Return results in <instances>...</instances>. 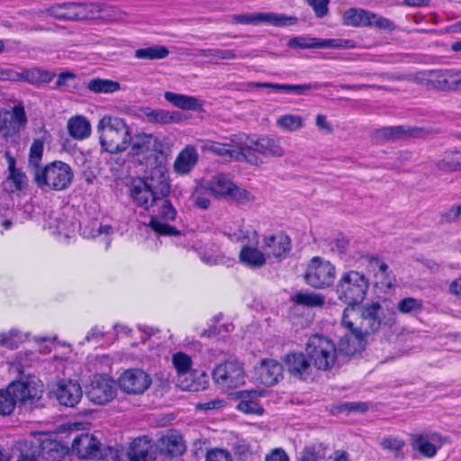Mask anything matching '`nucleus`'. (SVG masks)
Wrapping results in <instances>:
<instances>
[{
	"label": "nucleus",
	"mask_w": 461,
	"mask_h": 461,
	"mask_svg": "<svg viewBox=\"0 0 461 461\" xmlns=\"http://www.w3.org/2000/svg\"><path fill=\"white\" fill-rule=\"evenodd\" d=\"M141 179H134L131 182L130 187L131 197L135 203L136 205L144 208L145 210H149L153 207L157 201L160 198L158 195H155L149 188H148Z\"/></svg>",
	"instance_id": "obj_25"
},
{
	"label": "nucleus",
	"mask_w": 461,
	"mask_h": 461,
	"mask_svg": "<svg viewBox=\"0 0 461 461\" xmlns=\"http://www.w3.org/2000/svg\"><path fill=\"white\" fill-rule=\"evenodd\" d=\"M113 461H154L155 451L150 441L146 438H136L130 446L128 452L122 457L116 455Z\"/></svg>",
	"instance_id": "obj_18"
},
{
	"label": "nucleus",
	"mask_w": 461,
	"mask_h": 461,
	"mask_svg": "<svg viewBox=\"0 0 461 461\" xmlns=\"http://www.w3.org/2000/svg\"><path fill=\"white\" fill-rule=\"evenodd\" d=\"M256 395L257 392H242V399L238 404V409L248 414H261L263 412L262 407L253 400Z\"/></svg>",
	"instance_id": "obj_42"
},
{
	"label": "nucleus",
	"mask_w": 461,
	"mask_h": 461,
	"mask_svg": "<svg viewBox=\"0 0 461 461\" xmlns=\"http://www.w3.org/2000/svg\"><path fill=\"white\" fill-rule=\"evenodd\" d=\"M228 198L234 200L239 203H247L253 201V195L245 189L238 187L234 185Z\"/></svg>",
	"instance_id": "obj_60"
},
{
	"label": "nucleus",
	"mask_w": 461,
	"mask_h": 461,
	"mask_svg": "<svg viewBox=\"0 0 461 461\" xmlns=\"http://www.w3.org/2000/svg\"><path fill=\"white\" fill-rule=\"evenodd\" d=\"M23 341L20 331L16 329H12L8 332L0 334V346L13 349L18 347V344Z\"/></svg>",
	"instance_id": "obj_51"
},
{
	"label": "nucleus",
	"mask_w": 461,
	"mask_h": 461,
	"mask_svg": "<svg viewBox=\"0 0 461 461\" xmlns=\"http://www.w3.org/2000/svg\"><path fill=\"white\" fill-rule=\"evenodd\" d=\"M58 402L66 407L76 406L82 398V388L77 381L62 380L54 391Z\"/></svg>",
	"instance_id": "obj_22"
},
{
	"label": "nucleus",
	"mask_w": 461,
	"mask_h": 461,
	"mask_svg": "<svg viewBox=\"0 0 461 461\" xmlns=\"http://www.w3.org/2000/svg\"><path fill=\"white\" fill-rule=\"evenodd\" d=\"M71 167L62 161L56 160L41 168H36L34 180L37 185L45 190L62 191L67 189L73 179Z\"/></svg>",
	"instance_id": "obj_4"
},
{
	"label": "nucleus",
	"mask_w": 461,
	"mask_h": 461,
	"mask_svg": "<svg viewBox=\"0 0 461 461\" xmlns=\"http://www.w3.org/2000/svg\"><path fill=\"white\" fill-rule=\"evenodd\" d=\"M305 349L316 368L328 370L335 365L337 350L334 343L327 337L312 336L308 339Z\"/></svg>",
	"instance_id": "obj_6"
},
{
	"label": "nucleus",
	"mask_w": 461,
	"mask_h": 461,
	"mask_svg": "<svg viewBox=\"0 0 461 461\" xmlns=\"http://www.w3.org/2000/svg\"><path fill=\"white\" fill-rule=\"evenodd\" d=\"M169 54L167 47L162 45H153L147 48L138 49L134 52V57L138 59H163Z\"/></svg>",
	"instance_id": "obj_40"
},
{
	"label": "nucleus",
	"mask_w": 461,
	"mask_h": 461,
	"mask_svg": "<svg viewBox=\"0 0 461 461\" xmlns=\"http://www.w3.org/2000/svg\"><path fill=\"white\" fill-rule=\"evenodd\" d=\"M209 384L208 375L205 373H202L197 377V381L194 379H191L189 381L188 378H185V381L181 382V388L184 390L196 392L199 390H203L207 387Z\"/></svg>",
	"instance_id": "obj_53"
},
{
	"label": "nucleus",
	"mask_w": 461,
	"mask_h": 461,
	"mask_svg": "<svg viewBox=\"0 0 461 461\" xmlns=\"http://www.w3.org/2000/svg\"><path fill=\"white\" fill-rule=\"evenodd\" d=\"M288 46L292 49H352L355 43L351 40L345 39H319L309 37L292 38L288 41Z\"/></svg>",
	"instance_id": "obj_15"
},
{
	"label": "nucleus",
	"mask_w": 461,
	"mask_h": 461,
	"mask_svg": "<svg viewBox=\"0 0 461 461\" xmlns=\"http://www.w3.org/2000/svg\"><path fill=\"white\" fill-rule=\"evenodd\" d=\"M342 23L346 26L373 27L387 32H393L395 29V24L388 18L356 7L349 8L343 13Z\"/></svg>",
	"instance_id": "obj_7"
},
{
	"label": "nucleus",
	"mask_w": 461,
	"mask_h": 461,
	"mask_svg": "<svg viewBox=\"0 0 461 461\" xmlns=\"http://www.w3.org/2000/svg\"><path fill=\"white\" fill-rule=\"evenodd\" d=\"M284 367L293 376L306 380L312 373V366L303 352H292L285 355Z\"/></svg>",
	"instance_id": "obj_21"
},
{
	"label": "nucleus",
	"mask_w": 461,
	"mask_h": 461,
	"mask_svg": "<svg viewBox=\"0 0 461 461\" xmlns=\"http://www.w3.org/2000/svg\"><path fill=\"white\" fill-rule=\"evenodd\" d=\"M461 215V204L453 206L447 212L441 214V221L443 222H454Z\"/></svg>",
	"instance_id": "obj_64"
},
{
	"label": "nucleus",
	"mask_w": 461,
	"mask_h": 461,
	"mask_svg": "<svg viewBox=\"0 0 461 461\" xmlns=\"http://www.w3.org/2000/svg\"><path fill=\"white\" fill-rule=\"evenodd\" d=\"M140 179L159 198L166 197L169 194L168 176L163 167H153L149 176Z\"/></svg>",
	"instance_id": "obj_24"
},
{
	"label": "nucleus",
	"mask_w": 461,
	"mask_h": 461,
	"mask_svg": "<svg viewBox=\"0 0 461 461\" xmlns=\"http://www.w3.org/2000/svg\"><path fill=\"white\" fill-rule=\"evenodd\" d=\"M151 384L149 374L140 368L125 370L118 378V386L128 394H142Z\"/></svg>",
	"instance_id": "obj_11"
},
{
	"label": "nucleus",
	"mask_w": 461,
	"mask_h": 461,
	"mask_svg": "<svg viewBox=\"0 0 461 461\" xmlns=\"http://www.w3.org/2000/svg\"><path fill=\"white\" fill-rule=\"evenodd\" d=\"M367 288L368 281L365 275L350 270L341 276L336 286V294L348 306H357L365 299Z\"/></svg>",
	"instance_id": "obj_5"
},
{
	"label": "nucleus",
	"mask_w": 461,
	"mask_h": 461,
	"mask_svg": "<svg viewBox=\"0 0 461 461\" xmlns=\"http://www.w3.org/2000/svg\"><path fill=\"white\" fill-rule=\"evenodd\" d=\"M17 402L14 386L9 384L6 389H0V415L7 416L12 414Z\"/></svg>",
	"instance_id": "obj_41"
},
{
	"label": "nucleus",
	"mask_w": 461,
	"mask_h": 461,
	"mask_svg": "<svg viewBox=\"0 0 461 461\" xmlns=\"http://www.w3.org/2000/svg\"><path fill=\"white\" fill-rule=\"evenodd\" d=\"M367 404L361 402H344L338 406L339 412H365L367 411Z\"/></svg>",
	"instance_id": "obj_61"
},
{
	"label": "nucleus",
	"mask_w": 461,
	"mask_h": 461,
	"mask_svg": "<svg viewBox=\"0 0 461 461\" xmlns=\"http://www.w3.org/2000/svg\"><path fill=\"white\" fill-rule=\"evenodd\" d=\"M211 194L215 196L229 197L233 189L234 183L225 174H217L206 183Z\"/></svg>",
	"instance_id": "obj_32"
},
{
	"label": "nucleus",
	"mask_w": 461,
	"mask_h": 461,
	"mask_svg": "<svg viewBox=\"0 0 461 461\" xmlns=\"http://www.w3.org/2000/svg\"><path fill=\"white\" fill-rule=\"evenodd\" d=\"M87 87L94 93L112 94L120 90L121 86L117 81L96 78L90 80Z\"/></svg>",
	"instance_id": "obj_45"
},
{
	"label": "nucleus",
	"mask_w": 461,
	"mask_h": 461,
	"mask_svg": "<svg viewBox=\"0 0 461 461\" xmlns=\"http://www.w3.org/2000/svg\"><path fill=\"white\" fill-rule=\"evenodd\" d=\"M421 132L422 129L405 126H390L377 130L375 133V137L381 141H389L398 140L405 135L418 137Z\"/></svg>",
	"instance_id": "obj_29"
},
{
	"label": "nucleus",
	"mask_w": 461,
	"mask_h": 461,
	"mask_svg": "<svg viewBox=\"0 0 461 461\" xmlns=\"http://www.w3.org/2000/svg\"><path fill=\"white\" fill-rule=\"evenodd\" d=\"M225 404V400L215 398L205 402H200L196 404L195 408L204 413H212L215 411L221 410Z\"/></svg>",
	"instance_id": "obj_58"
},
{
	"label": "nucleus",
	"mask_w": 461,
	"mask_h": 461,
	"mask_svg": "<svg viewBox=\"0 0 461 461\" xmlns=\"http://www.w3.org/2000/svg\"><path fill=\"white\" fill-rule=\"evenodd\" d=\"M429 75L435 89L461 92V69L431 70Z\"/></svg>",
	"instance_id": "obj_19"
},
{
	"label": "nucleus",
	"mask_w": 461,
	"mask_h": 461,
	"mask_svg": "<svg viewBox=\"0 0 461 461\" xmlns=\"http://www.w3.org/2000/svg\"><path fill=\"white\" fill-rule=\"evenodd\" d=\"M304 279L312 287L317 289L329 287L335 280V267L329 261L314 257L307 267Z\"/></svg>",
	"instance_id": "obj_9"
},
{
	"label": "nucleus",
	"mask_w": 461,
	"mask_h": 461,
	"mask_svg": "<svg viewBox=\"0 0 461 461\" xmlns=\"http://www.w3.org/2000/svg\"><path fill=\"white\" fill-rule=\"evenodd\" d=\"M147 118L149 122L160 124L179 123L183 121V116L179 112L164 109H157L148 113Z\"/></svg>",
	"instance_id": "obj_36"
},
{
	"label": "nucleus",
	"mask_w": 461,
	"mask_h": 461,
	"mask_svg": "<svg viewBox=\"0 0 461 461\" xmlns=\"http://www.w3.org/2000/svg\"><path fill=\"white\" fill-rule=\"evenodd\" d=\"M262 249L267 258H285L291 250V240L282 231L267 236L263 240Z\"/></svg>",
	"instance_id": "obj_20"
},
{
	"label": "nucleus",
	"mask_w": 461,
	"mask_h": 461,
	"mask_svg": "<svg viewBox=\"0 0 461 461\" xmlns=\"http://www.w3.org/2000/svg\"><path fill=\"white\" fill-rule=\"evenodd\" d=\"M72 451L83 459H103L107 456V449L95 436L89 433H82L73 439ZM108 451L112 452V449L108 448Z\"/></svg>",
	"instance_id": "obj_12"
},
{
	"label": "nucleus",
	"mask_w": 461,
	"mask_h": 461,
	"mask_svg": "<svg viewBox=\"0 0 461 461\" xmlns=\"http://www.w3.org/2000/svg\"><path fill=\"white\" fill-rule=\"evenodd\" d=\"M101 5L96 3H73V20L94 19L100 16Z\"/></svg>",
	"instance_id": "obj_33"
},
{
	"label": "nucleus",
	"mask_w": 461,
	"mask_h": 461,
	"mask_svg": "<svg viewBox=\"0 0 461 461\" xmlns=\"http://www.w3.org/2000/svg\"><path fill=\"white\" fill-rule=\"evenodd\" d=\"M73 3H65L62 5H55L47 10V13L59 20H73L72 14Z\"/></svg>",
	"instance_id": "obj_50"
},
{
	"label": "nucleus",
	"mask_w": 461,
	"mask_h": 461,
	"mask_svg": "<svg viewBox=\"0 0 461 461\" xmlns=\"http://www.w3.org/2000/svg\"><path fill=\"white\" fill-rule=\"evenodd\" d=\"M291 301L297 305L320 307L325 303V297L313 292H298L291 297Z\"/></svg>",
	"instance_id": "obj_39"
},
{
	"label": "nucleus",
	"mask_w": 461,
	"mask_h": 461,
	"mask_svg": "<svg viewBox=\"0 0 461 461\" xmlns=\"http://www.w3.org/2000/svg\"><path fill=\"white\" fill-rule=\"evenodd\" d=\"M68 130L74 139L83 140L90 135L91 126L85 117L76 116L68 121Z\"/></svg>",
	"instance_id": "obj_37"
},
{
	"label": "nucleus",
	"mask_w": 461,
	"mask_h": 461,
	"mask_svg": "<svg viewBox=\"0 0 461 461\" xmlns=\"http://www.w3.org/2000/svg\"><path fill=\"white\" fill-rule=\"evenodd\" d=\"M210 193L207 185L197 187L192 196L194 204L201 209H207L211 203Z\"/></svg>",
	"instance_id": "obj_54"
},
{
	"label": "nucleus",
	"mask_w": 461,
	"mask_h": 461,
	"mask_svg": "<svg viewBox=\"0 0 461 461\" xmlns=\"http://www.w3.org/2000/svg\"><path fill=\"white\" fill-rule=\"evenodd\" d=\"M411 445L414 450L430 458L437 454L440 447L439 436L436 433L413 434L411 437Z\"/></svg>",
	"instance_id": "obj_26"
},
{
	"label": "nucleus",
	"mask_w": 461,
	"mask_h": 461,
	"mask_svg": "<svg viewBox=\"0 0 461 461\" xmlns=\"http://www.w3.org/2000/svg\"><path fill=\"white\" fill-rule=\"evenodd\" d=\"M185 449V447L180 435L169 434L161 438L160 450L165 454L179 456L184 453Z\"/></svg>",
	"instance_id": "obj_34"
},
{
	"label": "nucleus",
	"mask_w": 461,
	"mask_h": 461,
	"mask_svg": "<svg viewBox=\"0 0 461 461\" xmlns=\"http://www.w3.org/2000/svg\"><path fill=\"white\" fill-rule=\"evenodd\" d=\"M312 7L317 17H324L329 11L328 5L330 0H307Z\"/></svg>",
	"instance_id": "obj_62"
},
{
	"label": "nucleus",
	"mask_w": 461,
	"mask_h": 461,
	"mask_svg": "<svg viewBox=\"0 0 461 461\" xmlns=\"http://www.w3.org/2000/svg\"><path fill=\"white\" fill-rule=\"evenodd\" d=\"M115 382L106 375H95L86 392V396L94 403L104 405L116 396Z\"/></svg>",
	"instance_id": "obj_13"
},
{
	"label": "nucleus",
	"mask_w": 461,
	"mask_h": 461,
	"mask_svg": "<svg viewBox=\"0 0 461 461\" xmlns=\"http://www.w3.org/2000/svg\"><path fill=\"white\" fill-rule=\"evenodd\" d=\"M56 74L54 72L40 68H32L23 69L22 71H14L11 69H2L0 68L1 80H13L26 82L31 85H41L50 83Z\"/></svg>",
	"instance_id": "obj_14"
},
{
	"label": "nucleus",
	"mask_w": 461,
	"mask_h": 461,
	"mask_svg": "<svg viewBox=\"0 0 461 461\" xmlns=\"http://www.w3.org/2000/svg\"><path fill=\"white\" fill-rule=\"evenodd\" d=\"M153 207H157V213L151 218L149 227L157 233L165 236H176L179 231L167 221H175L176 211L166 197L160 198Z\"/></svg>",
	"instance_id": "obj_10"
},
{
	"label": "nucleus",
	"mask_w": 461,
	"mask_h": 461,
	"mask_svg": "<svg viewBox=\"0 0 461 461\" xmlns=\"http://www.w3.org/2000/svg\"><path fill=\"white\" fill-rule=\"evenodd\" d=\"M395 322V312L384 309L378 303L362 306H347L343 311L341 324L348 333L339 342V351L354 356L364 348L368 336L377 332L382 325L392 326Z\"/></svg>",
	"instance_id": "obj_1"
},
{
	"label": "nucleus",
	"mask_w": 461,
	"mask_h": 461,
	"mask_svg": "<svg viewBox=\"0 0 461 461\" xmlns=\"http://www.w3.org/2000/svg\"><path fill=\"white\" fill-rule=\"evenodd\" d=\"M172 362L178 375H185L191 368V358L186 354L176 353L173 355Z\"/></svg>",
	"instance_id": "obj_56"
},
{
	"label": "nucleus",
	"mask_w": 461,
	"mask_h": 461,
	"mask_svg": "<svg viewBox=\"0 0 461 461\" xmlns=\"http://www.w3.org/2000/svg\"><path fill=\"white\" fill-rule=\"evenodd\" d=\"M324 448L321 444L304 447L298 454L296 461H323Z\"/></svg>",
	"instance_id": "obj_46"
},
{
	"label": "nucleus",
	"mask_w": 461,
	"mask_h": 461,
	"mask_svg": "<svg viewBox=\"0 0 461 461\" xmlns=\"http://www.w3.org/2000/svg\"><path fill=\"white\" fill-rule=\"evenodd\" d=\"M164 98L174 106L182 110L197 111L203 105V102L195 96L176 94L169 91L164 93Z\"/></svg>",
	"instance_id": "obj_30"
},
{
	"label": "nucleus",
	"mask_w": 461,
	"mask_h": 461,
	"mask_svg": "<svg viewBox=\"0 0 461 461\" xmlns=\"http://www.w3.org/2000/svg\"><path fill=\"white\" fill-rule=\"evenodd\" d=\"M5 157L8 166L9 176L7 177V182L12 183L14 186V189L11 191H22L25 189L28 185V178L26 175L22 172L20 169L15 167V159L11 155L9 151L5 153Z\"/></svg>",
	"instance_id": "obj_31"
},
{
	"label": "nucleus",
	"mask_w": 461,
	"mask_h": 461,
	"mask_svg": "<svg viewBox=\"0 0 461 461\" xmlns=\"http://www.w3.org/2000/svg\"><path fill=\"white\" fill-rule=\"evenodd\" d=\"M14 386V395L18 402L34 405L42 396V384L35 378L17 381L10 384Z\"/></svg>",
	"instance_id": "obj_17"
},
{
	"label": "nucleus",
	"mask_w": 461,
	"mask_h": 461,
	"mask_svg": "<svg viewBox=\"0 0 461 461\" xmlns=\"http://www.w3.org/2000/svg\"><path fill=\"white\" fill-rule=\"evenodd\" d=\"M111 230L112 228L109 225H98L96 222H92L81 228V234L86 239H91L100 236L103 233L108 234Z\"/></svg>",
	"instance_id": "obj_55"
},
{
	"label": "nucleus",
	"mask_w": 461,
	"mask_h": 461,
	"mask_svg": "<svg viewBox=\"0 0 461 461\" xmlns=\"http://www.w3.org/2000/svg\"><path fill=\"white\" fill-rule=\"evenodd\" d=\"M276 125L285 131L293 132L303 127V121L297 114H285L277 118Z\"/></svg>",
	"instance_id": "obj_48"
},
{
	"label": "nucleus",
	"mask_w": 461,
	"mask_h": 461,
	"mask_svg": "<svg viewBox=\"0 0 461 461\" xmlns=\"http://www.w3.org/2000/svg\"><path fill=\"white\" fill-rule=\"evenodd\" d=\"M212 376L218 386L226 390L237 388L245 383V373L238 361H225L217 365Z\"/></svg>",
	"instance_id": "obj_8"
},
{
	"label": "nucleus",
	"mask_w": 461,
	"mask_h": 461,
	"mask_svg": "<svg viewBox=\"0 0 461 461\" xmlns=\"http://www.w3.org/2000/svg\"><path fill=\"white\" fill-rule=\"evenodd\" d=\"M283 366L274 359H264L258 367V379L266 386L276 384L282 376Z\"/></svg>",
	"instance_id": "obj_27"
},
{
	"label": "nucleus",
	"mask_w": 461,
	"mask_h": 461,
	"mask_svg": "<svg viewBox=\"0 0 461 461\" xmlns=\"http://www.w3.org/2000/svg\"><path fill=\"white\" fill-rule=\"evenodd\" d=\"M76 75L72 72H62L59 75L56 82V88H65L70 90L76 87Z\"/></svg>",
	"instance_id": "obj_59"
},
{
	"label": "nucleus",
	"mask_w": 461,
	"mask_h": 461,
	"mask_svg": "<svg viewBox=\"0 0 461 461\" xmlns=\"http://www.w3.org/2000/svg\"><path fill=\"white\" fill-rule=\"evenodd\" d=\"M267 255L258 248L244 246L240 252V260L252 267H261L266 263Z\"/></svg>",
	"instance_id": "obj_35"
},
{
	"label": "nucleus",
	"mask_w": 461,
	"mask_h": 461,
	"mask_svg": "<svg viewBox=\"0 0 461 461\" xmlns=\"http://www.w3.org/2000/svg\"><path fill=\"white\" fill-rule=\"evenodd\" d=\"M380 445L384 449L393 452L395 456H399L405 446V442L399 438L386 437L381 440Z\"/></svg>",
	"instance_id": "obj_57"
},
{
	"label": "nucleus",
	"mask_w": 461,
	"mask_h": 461,
	"mask_svg": "<svg viewBox=\"0 0 461 461\" xmlns=\"http://www.w3.org/2000/svg\"><path fill=\"white\" fill-rule=\"evenodd\" d=\"M199 155L192 145H186L176 156L174 169L178 175H187L198 162Z\"/></svg>",
	"instance_id": "obj_28"
},
{
	"label": "nucleus",
	"mask_w": 461,
	"mask_h": 461,
	"mask_svg": "<svg viewBox=\"0 0 461 461\" xmlns=\"http://www.w3.org/2000/svg\"><path fill=\"white\" fill-rule=\"evenodd\" d=\"M202 143V149L203 151H210L221 157L234 158L239 155V151L230 149L229 144H221L212 140H199Z\"/></svg>",
	"instance_id": "obj_43"
},
{
	"label": "nucleus",
	"mask_w": 461,
	"mask_h": 461,
	"mask_svg": "<svg viewBox=\"0 0 461 461\" xmlns=\"http://www.w3.org/2000/svg\"><path fill=\"white\" fill-rule=\"evenodd\" d=\"M294 20L293 17L276 13H247L232 15V22L234 23L251 25L265 23L274 26H284L288 23H294Z\"/></svg>",
	"instance_id": "obj_16"
},
{
	"label": "nucleus",
	"mask_w": 461,
	"mask_h": 461,
	"mask_svg": "<svg viewBox=\"0 0 461 461\" xmlns=\"http://www.w3.org/2000/svg\"><path fill=\"white\" fill-rule=\"evenodd\" d=\"M5 121L4 137L14 135L24 130L27 124V116L23 104L14 105L11 112L2 113Z\"/></svg>",
	"instance_id": "obj_23"
},
{
	"label": "nucleus",
	"mask_w": 461,
	"mask_h": 461,
	"mask_svg": "<svg viewBox=\"0 0 461 461\" xmlns=\"http://www.w3.org/2000/svg\"><path fill=\"white\" fill-rule=\"evenodd\" d=\"M397 309L404 314L419 312L422 310V301L413 297H407L398 303Z\"/></svg>",
	"instance_id": "obj_52"
},
{
	"label": "nucleus",
	"mask_w": 461,
	"mask_h": 461,
	"mask_svg": "<svg viewBox=\"0 0 461 461\" xmlns=\"http://www.w3.org/2000/svg\"><path fill=\"white\" fill-rule=\"evenodd\" d=\"M368 259V269L375 272V276H380L381 282L386 286H392L394 277L389 271V267L378 258L366 257Z\"/></svg>",
	"instance_id": "obj_38"
},
{
	"label": "nucleus",
	"mask_w": 461,
	"mask_h": 461,
	"mask_svg": "<svg viewBox=\"0 0 461 461\" xmlns=\"http://www.w3.org/2000/svg\"><path fill=\"white\" fill-rule=\"evenodd\" d=\"M197 56L209 59L212 62L223 59H233L237 58L232 50L207 49L198 50Z\"/></svg>",
	"instance_id": "obj_47"
},
{
	"label": "nucleus",
	"mask_w": 461,
	"mask_h": 461,
	"mask_svg": "<svg viewBox=\"0 0 461 461\" xmlns=\"http://www.w3.org/2000/svg\"><path fill=\"white\" fill-rule=\"evenodd\" d=\"M458 150L445 152L443 158L436 163V167L443 172L460 171V162L457 158Z\"/></svg>",
	"instance_id": "obj_44"
},
{
	"label": "nucleus",
	"mask_w": 461,
	"mask_h": 461,
	"mask_svg": "<svg viewBox=\"0 0 461 461\" xmlns=\"http://www.w3.org/2000/svg\"><path fill=\"white\" fill-rule=\"evenodd\" d=\"M231 141L235 143V147L239 150L236 159H244L254 165L261 163V160L256 156L255 152H258L265 157L276 158L283 157L285 154L279 140L272 138L263 137L255 140L246 136L235 135Z\"/></svg>",
	"instance_id": "obj_2"
},
{
	"label": "nucleus",
	"mask_w": 461,
	"mask_h": 461,
	"mask_svg": "<svg viewBox=\"0 0 461 461\" xmlns=\"http://www.w3.org/2000/svg\"><path fill=\"white\" fill-rule=\"evenodd\" d=\"M206 461H231V456L226 450L215 448L207 453Z\"/></svg>",
	"instance_id": "obj_63"
},
{
	"label": "nucleus",
	"mask_w": 461,
	"mask_h": 461,
	"mask_svg": "<svg viewBox=\"0 0 461 461\" xmlns=\"http://www.w3.org/2000/svg\"><path fill=\"white\" fill-rule=\"evenodd\" d=\"M43 149H44L43 140H41V139L34 140L30 148L29 160H28L29 167H33V173L35 172L36 168H41L39 166L42 159Z\"/></svg>",
	"instance_id": "obj_49"
},
{
	"label": "nucleus",
	"mask_w": 461,
	"mask_h": 461,
	"mask_svg": "<svg viewBox=\"0 0 461 461\" xmlns=\"http://www.w3.org/2000/svg\"><path fill=\"white\" fill-rule=\"evenodd\" d=\"M97 128L100 144L109 153L124 151L131 141L129 127L118 117H103Z\"/></svg>",
	"instance_id": "obj_3"
}]
</instances>
